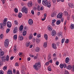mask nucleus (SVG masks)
<instances>
[{
    "label": "nucleus",
    "instance_id": "2eb2a0df",
    "mask_svg": "<svg viewBox=\"0 0 74 74\" xmlns=\"http://www.w3.org/2000/svg\"><path fill=\"white\" fill-rule=\"evenodd\" d=\"M68 5L69 6L71 7V8H74V5L72 3H70L68 4Z\"/></svg>",
    "mask_w": 74,
    "mask_h": 74
},
{
    "label": "nucleus",
    "instance_id": "7ed1b4c3",
    "mask_svg": "<svg viewBox=\"0 0 74 74\" xmlns=\"http://www.w3.org/2000/svg\"><path fill=\"white\" fill-rule=\"evenodd\" d=\"M21 11L22 12H25L26 14H27L28 9L27 8H25V6H23L21 9Z\"/></svg>",
    "mask_w": 74,
    "mask_h": 74
},
{
    "label": "nucleus",
    "instance_id": "bb28decb",
    "mask_svg": "<svg viewBox=\"0 0 74 74\" xmlns=\"http://www.w3.org/2000/svg\"><path fill=\"white\" fill-rule=\"evenodd\" d=\"M48 70L49 71H51V66H49L48 68Z\"/></svg>",
    "mask_w": 74,
    "mask_h": 74
},
{
    "label": "nucleus",
    "instance_id": "ea45409f",
    "mask_svg": "<svg viewBox=\"0 0 74 74\" xmlns=\"http://www.w3.org/2000/svg\"><path fill=\"white\" fill-rule=\"evenodd\" d=\"M14 23L15 25H18V23L17 21L15 20L14 21Z\"/></svg>",
    "mask_w": 74,
    "mask_h": 74
},
{
    "label": "nucleus",
    "instance_id": "2f4dec72",
    "mask_svg": "<svg viewBox=\"0 0 74 74\" xmlns=\"http://www.w3.org/2000/svg\"><path fill=\"white\" fill-rule=\"evenodd\" d=\"M10 59V57L9 55H7L6 56V60L7 61L9 60Z\"/></svg>",
    "mask_w": 74,
    "mask_h": 74
},
{
    "label": "nucleus",
    "instance_id": "de8ad7c7",
    "mask_svg": "<svg viewBox=\"0 0 74 74\" xmlns=\"http://www.w3.org/2000/svg\"><path fill=\"white\" fill-rule=\"evenodd\" d=\"M21 73L22 74H26L25 72L23 70H21Z\"/></svg>",
    "mask_w": 74,
    "mask_h": 74
},
{
    "label": "nucleus",
    "instance_id": "f8f14e48",
    "mask_svg": "<svg viewBox=\"0 0 74 74\" xmlns=\"http://www.w3.org/2000/svg\"><path fill=\"white\" fill-rule=\"evenodd\" d=\"M33 37V34H30L29 35V40H32Z\"/></svg>",
    "mask_w": 74,
    "mask_h": 74
},
{
    "label": "nucleus",
    "instance_id": "8fccbe9b",
    "mask_svg": "<svg viewBox=\"0 0 74 74\" xmlns=\"http://www.w3.org/2000/svg\"><path fill=\"white\" fill-rule=\"evenodd\" d=\"M71 28H74V24H71L70 26Z\"/></svg>",
    "mask_w": 74,
    "mask_h": 74
},
{
    "label": "nucleus",
    "instance_id": "20e7f679",
    "mask_svg": "<svg viewBox=\"0 0 74 74\" xmlns=\"http://www.w3.org/2000/svg\"><path fill=\"white\" fill-rule=\"evenodd\" d=\"M9 44V42L8 39H6L4 42V45L6 48V47H8Z\"/></svg>",
    "mask_w": 74,
    "mask_h": 74
},
{
    "label": "nucleus",
    "instance_id": "ddd939ff",
    "mask_svg": "<svg viewBox=\"0 0 74 74\" xmlns=\"http://www.w3.org/2000/svg\"><path fill=\"white\" fill-rule=\"evenodd\" d=\"M56 34V31L55 30H53L52 32L51 35L52 36H55Z\"/></svg>",
    "mask_w": 74,
    "mask_h": 74
},
{
    "label": "nucleus",
    "instance_id": "c85d7f7f",
    "mask_svg": "<svg viewBox=\"0 0 74 74\" xmlns=\"http://www.w3.org/2000/svg\"><path fill=\"white\" fill-rule=\"evenodd\" d=\"M40 51V48H39V47H36L35 49V51H37V52H39V51Z\"/></svg>",
    "mask_w": 74,
    "mask_h": 74
},
{
    "label": "nucleus",
    "instance_id": "4468645a",
    "mask_svg": "<svg viewBox=\"0 0 74 74\" xmlns=\"http://www.w3.org/2000/svg\"><path fill=\"white\" fill-rule=\"evenodd\" d=\"M52 48L54 49H56L57 47H56V44L54 43L52 44Z\"/></svg>",
    "mask_w": 74,
    "mask_h": 74
},
{
    "label": "nucleus",
    "instance_id": "5701e85b",
    "mask_svg": "<svg viewBox=\"0 0 74 74\" xmlns=\"http://www.w3.org/2000/svg\"><path fill=\"white\" fill-rule=\"evenodd\" d=\"M22 16H23V14L22 13H21V12H19L18 13V16L19 18H21Z\"/></svg>",
    "mask_w": 74,
    "mask_h": 74
},
{
    "label": "nucleus",
    "instance_id": "b1692460",
    "mask_svg": "<svg viewBox=\"0 0 74 74\" xmlns=\"http://www.w3.org/2000/svg\"><path fill=\"white\" fill-rule=\"evenodd\" d=\"M58 36H61L62 35V32H59L58 33Z\"/></svg>",
    "mask_w": 74,
    "mask_h": 74
},
{
    "label": "nucleus",
    "instance_id": "9d476101",
    "mask_svg": "<svg viewBox=\"0 0 74 74\" xmlns=\"http://www.w3.org/2000/svg\"><path fill=\"white\" fill-rule=\"evenodd\" d=\"M24 38L21 35H19L18 36V39L20 41H22L23 40Z\"/></svg>",
    "mask_w": 74,
    "mask_h": 74
},
{
    "label": "nucleus",
    "instance_id": "4d7b16f0",
    "mask_svg": "<svg viewBox=\"0 0 74 74\" xmlns=\"http://www.w3.org/2000/svg\"><path fill=\"white\" fill-rule=\"evenodd\" d=\"M38 2V3H41V0H37Z\"/></svg>",
    "mask_w": 74,
    "mask_h": 74
},
{
    "label": "nucleus",
    "instance_id": "052dcab7",
    "mask_svg": "<svg viewBox=\"0 0 74 74\" xmlns=\"http://www.w3.org/2000/svg\"><path fill=\"white\" fill-rule=\"evenodd\" d=\"M3 34H1L0 36V38H3Z\"/></svg>",
    "mask_w": 74,
    "mask_h": 74
},
{
    "label": "nucleus",
    "instance_id": "49530a36",
    "mask_svg": "<svg viewBox=\"0 0 74 74\" xmlns=\"http://www.w3.org/2000/svg\"><path fill=\"white\" fill-rule=\"evenodd\" d=\"M72 71L74 72V65H73L72 67Z\"/></svg>",
    "mask_w": 74,
    "mask_h": 74
},
{
    "label": "nucleus",
    "instance_id": "09e8293b",
    "mask_svg": "<svg viewBox=\"0 0 74 74\" xmlns=\"http://www.w3.org/2000/svg\"><path fill=\"white\" fill-rule=\"evenodd\" d=\"M65 74H69V73L68 71H65Z\"/></svg>",
    "mask_w": 74,
    "mask_h": 74
},
{
    "label": "nucleus",
    "instance_id": "412c9836",
    "mask_svg": "<svg viewBox=\"0 0 74 74\" xmlns=\"http://www.w3.org/2000/svg\"><path fill=\"white\" fill-rule=\"evenodd\" d=\"M16 46H17L16 45V44H15L14 47V51L15 52H16L17 51V49L16 47Z\"/></svg>",
    "mask_w": 74,
    "mask_h": 74
},
{
    "label": "nucleus",
    "instance_id": "f3484780",
    "mask_svg": "<svg viewBox=\"0 0 74 74\" xmlns=\"http://www.w3.org/2000/svg\"><path fill=\"white\" fill-rule=\"evenodd\" d=\"M8 74H13V73L12 71L11 70V69H9V70H8L7 72Z\"/></svg>",
    "mask_w": 74,
    "mask_h": 74
},
{
    "label": "nucleus",
    "instance_id": "a19ab883",
    "mask_svg": "<svg viewBox=\"0 0 74 74\" xmlns=\"http://www.w3.org/2000/svg\"><path fill=\"white\" fill-rule=\"evenodd\" d=\"M37 36L38 38H40L41 36V34H37Z\"/></svg>",
    "mask_w": 74,
    "mask_h": 74
},
{
    "label": "nucleus",
    "instance_id": "79ce46f5",
    "mask_svg": "<svg viewBox=\"0 0 74 74\" xmlns=\"http://www.w3.org/2000/svg\"><path fill=\"white\" fill-rule=\"evenodd\" d=\"M14 11L16 13H17L18 12V9L17 8H15L14 9Z\"/></svg>",
    "mask_w": 74,
    "mask_h": 74
},
{
    "label": "nucleus",
    "instance_id": "bf43d9fd",
    "mask_svg": "<svg viewBox=\"0 0 74 74\" xmlns=\"http://www.w3.org/2000/svg\"><path fill=\"white\" fill-rule=\"evenodd\" d=\"M63 66H64V68H66L67 66L66 64H64Z\"/></svg>",
    "mask_w": 74,
    "mask_h": 74
},
{
    "label": "nucleus",
    "instance_id": "dca6fc26",
    "mask_svg": "<svg viewBox=\"0 0 74 74\" xmlns=\"http://www.w3.org/2000/svg\"><path fill=\"white\" fill-rule=\"evenodd\" d=\"M47 7H51V2H48V1H47Z\"/></svg>",
    "mask_w": 74,
    "mask_h": 74
},
{
    "label": "nucleus",
    "instance_id": "5fc2aeb1",
    "mask_svg": "<svg viewBox=\"0 0 74 74\" xmlns=\"http://www.w3.org/2000/svg\"><path fill=\"white\" fill-rule=\"evenodd\" d=\"M36 43H39V42H40V40L39 39H37V40L36 41Z\"/></svg>",
    "mask_w": 74,
    "mask_h": 74
},
{
    "label": "nucleus",
    "instance_id": "4c0bfd02",
    "mask_svg": "<svg viewBox=\"0 0 74 74\" xmlns=\"http://www.w3.org/2000/svg\"><path fill=\"white\" fill-rule=\"evenodd\" d=\"M60 66L61 68H63L64 67V64H61L60 65Z\"/></svg>",
    "mask_w": 74,
    "mask_h": 74
},
{
    "label": "nucleus",
    "instance_id": "37998d69",
    "mask_svg": "<svg viewBox=\"0 0 74 74\" xmlns=\"http://www.w3.org/2000/svg\"><path fill=\"white\" fill-rule=\"evenodd\" d=\"M36 41V39L35 38H33V39H32V42H35Z\"/></svg>",
    "mask_w": 74,
    "mask_h": 74
},
{
    "label": "nucleus",
    "instance_id": "338daca9",
    "mask_svg": "<svg viewBox=\"0 0 74 74\" xmlns=\"http://www.w3.org/2000/svg\"><path fill=\"white\" fill-rule=\"evenodd\" d=\"M3 74V71H0V74Z\"/></svg>",
    "mask_w": 74,
    "mask_h": 74
},
{
    "label": "nucleus",
    "instance_id": "9b49d317",
    "mask_svg": "<svg viewBox=\"0 0 74 74\" xmlns=\"http://www.w3.org/2000/svg\"><path fill=\"white\" fill-rule=\"evenodd\" d=\"M33 23V21L32 19H29V20H28V23L29 25H32Z\"/></svg>",
    "mask_w": 74,
    "mask_h": 74
},
{
    "label": "nucleus",
    "instance_id": "c03bdc74",
    "mask_svg": "<svg viewBox=\"0 0 74 74\" xmlns=\"http://www.w3.org/2000/svg\"><path fill=\"white\" fill-rule=\"evenodd\" d=\"M7 67L6 66H3V70H7Z\"/></svg>",
    "mask_w": 74,
    "mask_h": 74
},
{
    "label": "nucleus",
    "instance_id": "f03ea898",
    "mask_svg": "<svg viewBox=\"0 0 74 74\" xmlns=\"http://www.w3.org/2000/svg\"><path fill=\"white\" fill-rule=\"evenodd\" d=\"M7 20L4 19L3 21V23H0V28H4L5 27Z\"/></svg>",
    "mask_w": 74,
    "mask_h": 74
},
{
    "label": "nucleus",
    "instance_id": "39448f33",
    "mask_svg": "<svg viewBox=\"0 0 74 74\" xmlns=\"http://www.w3.org/2000/svg\"><path fill=\"white\" fill-rule=\"evenodd\" d=\"M63 15V13L62 12H60L57 15V17L58 18H61Z\"/></svg>",
    "mask_w": 74,
    "mask_h": 74
},
{
    "label": "nucleus",
    "instance_id": "72a5a7b5",
    "mask_svg": "<svg viewBox=\"0 0 74 74\" xmlns=\"http://www.w3.org/2000/svg\"><path fill=\"white\" fill-rule=\"evenodd\" d=\"M60 23H61V21L60 20H58L56 22L57 25H60Z\"/></svg>",
    "mask_w": 74,
    "mask_h": 74
},
{
    "label": "nucleus",
    "instance_id": "13d9d810",
    "mask_svg": "<svg viewBox=\"0 0 74 74\" xmlns=\"http://www.w3.org/2000/svg\"><path fill=\"white\" fill-rule=\"evenodd\" d=\"M45 65L46 66L49 65V62H46V63H45Z\"/></svg>",
    "mask_w": 74,
    "mask_h": 74
},
{
    "label": "nucleus",
    "instance_id": "a18cd8bd",
    "mask_svg": "<svg viewBox=\"0 0 74 74\" xmlns=\"http://www.w3.org/2000/svg\"><path fill=\"white\" fill-rule=\"evenodd\" d=\"M10 29L8 28V29H7V30L6 31V33L8 34V32H10Z\"/></svg>",
    "mask_w": 74,
    "mask_h": 74
},
{
    "label": "nucleus",
    "instance_id": "0e129e2a",
    "mask_svg": "<svg viewBox=\"0 0 74 74\" xmlns=\"http://www.w3.org/2000/svg\"><path fill=\"white\" fill-rule=\"evenodd\" d=\"M48 29L49 30V31H52V30L53 28H48Z\"/></svg>",
    "mask_w": 74,
    "mask_h": 74
},
{
    "label": "nucleus",
    "instance_id": "6e6552de",
    "mask_svg": "<svg viewBox=\"0 0 74 74\" xmlns=\"http://www.w3.org/2000/svg\"><path fill=\"white\" fill-rule=\"evenodd\" d=\"M7 26L8 27L10 28L12 26V23L10 21H8L7 23Z\"/></svg>",
    "mask_w": 74,
    "mask_h": 74
},
{
    "label": "nucleus",
    "instance_id": "69168bd1",
    "mask_svg": "<svg viewBox=\"0 0 74 74\" xmlns=\"http://www.w3.org/2000/svg\"><path fill=\"white\" fill-rule=\"evenodd\" d=\"M15 66H18L19 65H18V63H16V64H15Z\"/></svg>",
    "mask_w": 74,
    "mask_h": 74
},
{
    "label": "nucleus",
    "instance_id": "1a4fd4ad",
    "mask_svg": "<svg viewBox=\"0 0 74 74\" xmlns=\"http://www.w3.org/2000/svg\"><path fill=\"white\" fill-rule=\"evenodd\" d=\"M4 51H1L0 53V58L2 59H2H3V55H4Z\"/></svg>",
    "mask_w": 74,
    "mask_h": 74
},
{
    "label": "nucleus",
    "instance_id": "6e6d98bb",
    "mask_svg": "<svg viewBox=\"0 0 74 74\" xmlns=\"http://www.w3.org/2000/svg\"><path fill=\"white\" fill-rule=\"evenodd\" d=\"M56 20L55 19H53V20H52V23H55L56 22Z\"/></svg>",
    "mask_w": 74,
    "mask_h": 74
},
{
    "label": "nucleus",
    "instance_id": "c756f323",
    "mask_svg": "<svg viewBox=\"0 0 74 74\" xmlns=\"http://www.w3.org/2000/svg\"><path fill=\"white\" fill-rule=\"evenodd\" d=\"M64 14L66 16H67L68 15V13L67 11H64Z\"/></svg>",
    "mask_w": 74,
    "mask_h": 74
},
{
    "label": "nucleus",
    "instance_id": "4be33fe9",
    "mask_svg": "<svg viewBox=\"0 0 74 74\" xmlns=\"http://www.w3.org/2000/svg\"><path fill=\"white\" fill-rule=\"evenodd\" d=\"M18 30L17 28L14 29L13 31L14 34H16Z\"/></svg>",
    "mask_w": 74,
    "mask_h": 74
},
{
    "label": "nucleus",
    "instance_id": "393cba45",
    "mask_svg": "<svg viewBox=\"0 0 74 74\" xmlns=\"http://www.w3.org/2000/svg\"><path fill=\"white\" fill-rule=\"evenodd\" d=\"M44 37L45 38V40H47L48 39V36L46 34H45Z\"/></svg>",
    "mask_w": 74,
    "mask_h": 74
},
{
    "label": "nucleus",
    "instance_id": "864d4df0",
    "mask_svg": "<svg viewBox=\"0 0 74 74\" xmlns=\"http://www.w3.org/2000/svg\"><path fill=\"white\" fill-rule=\"evenodd\" d=\"M29 56L32 58H33V57H34V55H33V54H29Z\"/></svg>",
    "mask_w": 74,
    "mask_h": 74
},
{
    "label": "nucleus",
    "instance_id": "f257e3e1",
    "mask_svg": "<svg viewBox=\"0 0 74 74\" xmlns=\"http://www.w3.org/2000/svg\"><path fill=\"white\" fill-rule=\"evenodd\" d=\"M41 66L40 62H38L35 63V65H33V67L35 70L37 71H38V68H41Z\"/></svg>",
    "mask_w": 74,
    "mask_h": 74
},
{
    "label": "nucleus",
    "instance_id": "680f3d73",
    "mask_svg": "<svg viewBox=\"0 0 74 74\" xmlns=\"http://www.w3.org/2000/svg\"><path fill=\"white\" fill-rule=\"evenodd\" d=\"M3 62L2 61H0V66L3 65Z\"/></svg>",
    "mask_w": 74,
    "mask_h": 74
},
{
    "label": "nucleus",
    "instance_id": "e433bc0d",
    "mask_svg": "<svg viewBox=\"0 0 74 74\" xmlns=\"http://www.w3.org/2000/svg\"><path fill=\"white\" fill-rule=\"evenodd\" d=\"M43 46L44 47H46L47 46V42H44Z\"/></svg>",
    "mask_w": 74,
    "mask_h": 74
},
{
    "label": "nucleus",
    "instance_id": "58836bf2",
    "mask_svg": "<svg viewBox=\"0 0 74 74\" xmlns=\"http://www.w3.org/2000/svg\"><path fill=\"white\" fill-rule=\"evenodd\" d=\"M65 40V39L64 38H63V39H62L61 40V42L62 44H63Z\"/></svg>",
    "mask_w": 74,
    "mask_h": 74
},
{
    "label": "nucleus",
    "instance_id": "e2e57ef3",
    "mask_svg": "<svg viewBox=\"0 0 74 74\" xmlns=\"http://www.w3.org/2000/svg\"><path fill=\"white\" fill-rule=\"evenodd\" d=\"M31 13L33 15H34V11L33 10H32L31 11Z\"/></svg>",
    "mask_w": 74,
    "mask_h": 74
},
{
    "label": "nucleus",
    "instance_id": "cd10ccee",
    "mask_svg": "<svg viewBox=\"0 0 74 74\" xmlns=\"http://www.w3.org/2000/svg\"><path fill=\"white\" fill-rule=\"evenodd\" d=\"M41 6L40 5H38L37 9L38 10V11H40L41 10Z\"/></svg>",
    "mask_w": 74,
    "mask_h": 74
},
{
    "label": "nucleus",
    "instance_id": "774afa93",
    "mask_svg": "<svg viewBox=\"0 0 74 74\" xmlns=\"http://www.w3.org/2000/svg\"><path fill=\"white\" fill-rule=\"evenodd\" d=\"M64 20V18H61V22H63Z\"/></svg>",
    "mask_w": 74,
    "mask_h": 74
},
{
    "label": "nucleus",
    "instance_id": "aec40b11",
    "mask_svg": "<svg viewBox=\"0 0 74 74\" xmlns=\"http://www.w3.org/2000/svg\"><path fill=\"white\" fill-rule=\"evenodd\" d=\"M18 55L20 57H23V53L21 52H19L18 53Z\"/></svg>",
    "mask_w": 74,
    "mask_h": 74
},
{
    "label": "nucleus",
    "instance_id": "a211bd4d",
    "mask_svg": "<svg viewBox=\"0 0 74 74\" xmlns=\"http://www.w3.org/2000/svg\"><path fill=\"white\" fill-rule=\"evenodd\" d=\"M67 69H68V70H71L72 68V66L71 65H69L66 66Z\"/></svg>",
    "mask_w": 74,
    "mask_h": 74
},
{
    "label": "nucleus",
    "instance_id": "3c124183",
    "mask_svg": "<svg viewBox=\"0 0 74 74\" xmlns=\"http://www.w3.org/2000/svg\"><path fill=\"white\" fill-rule=\"evenodd\" d=\"M64 0H57L58 2H59V1H61V2H64Z\"/></svg>",
    "mask_w": 74,
    "mask_h": 74
},
{
    "label": "nucleus",
    "instance_id": "0eeeda50",
    "mask_svg": "<svg viewBox=\"0 0 74 74\" xmlns=\"http://www.w3.org/2000/svg\"><path fill=\"white\" fill-rule=\"evenodd\" d=\"M47 0H43L42 1V3L44 6L47 5Z\"/></svg>",
    "mask_w": 74,
    "mask_h": 74
},
{
    "label": "nucleus",
    "instance_id": "423d86ee",
    "mask_svg": "<svg viewBox=\"0 0 74 74\" xmlns=\"http://www.w3.org/2000/svg\"><path fill=\"white\" fill-rule=\"evenodd\" d=\"M28 29L27 28H24V31L23 33V36H25L27 34V30Z\"/></svg>",
    "mask_w": 74,
    "mask_h": 74
},
{
    "label": "nucleus",
    "instance_id": "473e14b6",
    "mask_svg": "<svg viewBox=\"0 0 74 74\" xmlns=\"http://www.w3.org/2000/svg\"><path fill=\"white\" fill-rule=\"evenodd\" d=\"M56 15V14L55 13H54L53 12L51 14V17H54V16H55Z\"/></svg>",
    "mask_w": 74,
    "mask_h": 74
},
{
    "label": "nucleus",
    "instance_id": "f704fd0d",
    "mask_svg": "<svg viewBox=\"0 0 74 74\" xmlns=\"http://www.w3.org/2000/svg\"><path fill=\"white\" fill-rule=\"evenodd\" d=\"M13 38L14 40H16L17 38V36L16 35H14Z\"/></svg>",
    "mask_w": 74,
    "mask_h": 74
},
{
    "label": "nucleus",
    "instance_id": "a878e982",
    "mask_svg": "<svg viewBox=\"0 0 74 74\" xmlns=\"http://www.w3.org/2000/svg\"><path fill=\"white\" fill-rule=\"evenodd\" d=\"M30 42H27L26 43V46L27 47H29L30 45Z\"/></svg>",
    "mask_w": 74,
    "mask_h": 74
},
{
    "label": "nucleus",
    "instance_id": "c9c22d12",
    "mask_svg": "<svg viewBox=\"0 0 74 74\" xmlns=\"http://www.w3.org/2000/svg\"><path fill=\"white\" fill-rule=\"evenodd\" d=\"M69 39H66L65 41V42L66 43H69Z\"/></svg>",
    "mask_w": 74,
    "mask_h": 74
},
{
    "label": "nucleus",
    "instance_id": "6ab92c4d",
    "mask_svg": "<svg viewBox=\"0 0 74 74\" xmlns=\"http://www.w3.org/2000/svg\"><path fill=\"white\" fill-rule=\"evenodd\" d=\"M69 62V58H66L65 59V62L66 63H68Z\"/></svg>",
    "mask_w": 74,
    "mask_h": 74
},
{
    "label": "nucleus",
    "instance_id": "603ef678",
    "mask_svg": "<svg viewBox=\"0 0 74 74\" xmlns=\"http://www.w3.org/2000/svg\"><path fill=\"white\" fill-rule=\"evenodd\" d=\"M51 58V55H49L48 58V60L50 59Z\"/></svg>",
    "mask_w": 74,
    "mask_h": 74
},
{
    "label": "nucleus",
    "instance_id": "7c9ffc66",
    "mask_svg": "<svg viewBox=\"0 0 74 74\" xmlns=\"http://www.w3.org/2000/svg\"><path fill=\"white\" fill-rule=\"evenodd\" d=\"M2 61H3L4 62H5L6 60V59L5 58V56H3V58L2 59Z\"/></svg>",
    "mask_w": 74,
    "mask_h": 74
}]
</instances>
